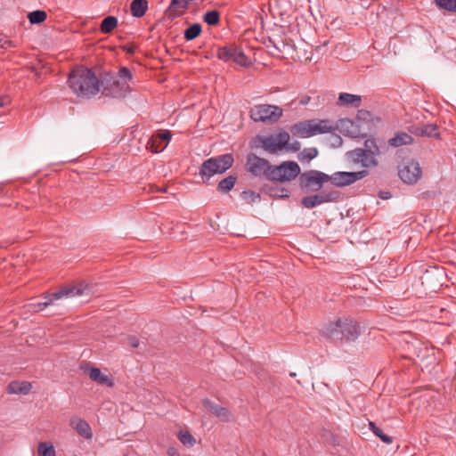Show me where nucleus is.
I'll use <instances>...</instances> for the list:
<instances>
[{"label": "nucleus", "instance_id": "nucleus-1", "mask_svg": "<svg viewBox=\"0 0 456 456\" xmlns=\"http://www.w3.org/2000/svg\"><path fill=\"white\" fill-rule=\"evenodd\" d=\"M68 84L77 96L90 98L100 92L99 79L89 69L79 67L70 73Z\"/></svg>", "mask_w": 456, "mask_h": 456}, {"label": "nucleus", "instance_id": "nucleus-2", "mask_svg": "<svg viewBox=\"0 0 456 456\" xmlns=\"http://www.w3.org/2000/svg\"><path fill=\"white\" fill-rule=\"evenodd\" d=\"M133 78L130 69L126 67H122L118 76L111 73H104L101 79H99L100 92L107 96L112 98L125 97L129 92V84Z\"/></svg>", "mask_w": 456, "mask_h": 456}, {"label": "nucleus", "instance_id": "nucleus-3", "mask_svg": "<svg viewBox=\"0 0 456 456\" xmlns=\"http://www.w3.org/2000/svg\"><path fill=\"white\" fill-rule=\"evenodd\" d=\"M322 334L334 340L351 342L359 337L360 328L354 320L342 317L328 324L323 329Z\"/></svg>", "mask_w": 456, "mask_h": 456}, {"label": "nucleus", "instance_id": "nucleus-4", "mask_svg": "<svg viewBox=\"0 0 456 456\" xmlns=\"http://www.w3.org/2000/svg\"><path fill=\"white\" fill-rule=\"evenodd\" d=\"M89 293L90 288L84 283L66 286L54 293L45 295L44 297L45 301L30 304L29 307L31 308L32 311L38 312L49 305H54L57 300L89 295Z\"/></svg>", "mask_w": 456, "mask_h": 456}, {"label": "nucleus", "instance_id": "nucleus-5", "mask_svg": "<svg viewBox=\"0 0 456 456\" xmlns=\"http://www.w3.org/2000/svg\"><path fill=\"white\" fill-rule=\"evenodd\" d=\"M233 162V156L230 153L206 159L200 168V175L203 183H208L210 178L216 174H224L232 167Z\"/></svg>", "mask_w": 456, "mask_h": 456}, {"label": "nucleus", "instance_id": "nucleus-6", "mask_svg": "<svg viewBox=\"0 0 456 456\" xmlns=\"http://www.w3.org/2000/svg\"><path fill=\"white\" fill-rule=\"evenodd\" d=\"M444 271L437 266L427 269L419 277V285L422 287V291L416 289L419 293L436 292L442 286L444 280Z\"/></svg>", "mask_w": 456, "mask_h": 456}, {"label": "nucleus", "instance_id": "nucleus-7", "mask_svg": "<svg viewBox=\"0 0 456 456\" xmlns=\"http://www.w3.org/2000/svg\"><path fill=\"white\" fill-rule=\"evenodd\" d=\"M282 116V110L275 105L258 104L249 110V117L255 122L273 124Z\"/></svg>", "mask_w": 456, "mask_h": 456}, {"label": "nucleus", "instance_id": "nucleus-8", "mask_svg": "<svg viewBox=\"0 0 456 456\" xmlns=\"http://www.w3.org/2000/svg\"><path fill=\"white\" fill-rule=\"evenodd\" d=\"M269 179L276 182H289L300 175V167L295 161H284L280 166H273Z\"/></svg>", "mask_w": 456, "mask_h": 456}, {"label": "nucleus", "instance_id": "nucleus-9", "mask_svg": "<svg viewBox=\"0 0 456 456\" xmlns=\"http://www.w3.org/2000/svg\"><path fill=\"white\" fill-rule=\"evenodd\" d=\"M327 182H329L328 175L317 170H309L299 175L301 188L308 191H317L321 190L323 183Z\"/></svg>", "mask_w": 456, "mask_h": 456}, {"label": "nucleus", "instance_id": "nucleus-10", "mask_svg": "<svg viewBox=\"0 0 456 456\" xmlns=\"http://www.w3.org/2000/svg\"><path fill=\"white\" fill-rule=\"evenodd\" d=\"M247 169L255 176L264 175L266 179H269V173L272 170L273 166L265 159L260 158L254 153H250L247 156Z\"/></svg>", "mask_w": 456, "mask_h": 456}, {"label": "nucleus", "instance_id": "nucleus-11", "mask_svg": "<svg viewBox=\"0 0 456 456\" xmlns=\"http://www.w3.org/2000/svg\"><path fill=\"white\" fill-rule=\"evenodd\" d=\"M367 170L357 172H335L331 175H328L329 181L337 187H344L350 185L368 175Z\"/></svg>", "mask_w": 456, "mask_h": 456}, {"label": "nucleus", "instance_id": "nucleus-12", "mask_svg": "<svg viewBox=\"0 0 456 456\" xmlns=\"http://www.w3.org/2000/svg\"><path fill=\"white\" fill-rule=\"evenodd\" d=\"M289 140V134L287 132L260 138L262 147L269 153H276L284 149Z\"/></svg>", "mask_w": 456, "mask_h": 456}, {"label": "nucleus", "instance_id": "nucleus-13", "mask_svg": "<svg viewBox=\"0 0 456 456\" xmlns=\"http://www.w3.org/2000/svg\"><path fill=\"white\" fill-rule=\"evenodd\" d=\"M398 174L403 183L412 184L420 178L421 168L418 162L411 160L402 166Z\"/></svg>", "mask_w": 456, "mask_h": 456}, {"label": "nucleus", "instance_id": "nucleus-14", "mask_svg": "<svg viewBox=\"0 0 456 456\" xmlns=\"http://www.w3.org/2000/svg\"><path fill=\"white\" fill-rule=\"evenodd\" d=\"M171 137L172 134L169 131H164L158 134H153L149 140L146 148L151 152H160L167 147Z\"/></svg>", "mask_w": 456, "mask_h": 456}, {"label": "nucleus", "instance_id": "nucleus-15", "mask_svg": "<svg viewBox=\"0 0 456 456\" xmlns=\"http://www.w3.org/2000/svg\"><path fill=\"white\" fill-rule=\"evenodd\" d=\"M69 425L85 439L90 440L93 438V432L89 424L81 418L72 417L69 420Z\"/></svg>", "mask_w": 456, "mask_h": 456}, {"label": "nucleus", "instance_id": "nucleus-16", "mask_svg": "<svg viewBox=\"0 0 456 456\" xmlns=\"http://www.w3.org/2000/svg\"><path fill=\"white\" fill-rule=\"evenodd\" d=\"M332 200V194L322 192L303 198L302 204L305 208H313L322 203L331 201Z\"/></svg>", "mask_w": 456, "mask_h": 456}, {"label": "nucleus", "instance_id": "nucleus-17", "mask_svg": "<svg viewBox=\"0 0 456 456\" xmlns=\"http://www.w3.org/2000/svg\"><path fill=\"white\" fill-rule=\"evenodd\" d=\"M85 371L93 381L98 384L106 385L108 387L114 385L112 379L108 375L103 374L99 368L90 367Z\"/></svg>", "mask_w": 456, "mask_h": 456}, {"label": "nucleus", "instance_id": "nucleus-18", "mask_svg": "<svg viewBox=\"0 0 456 456\" xmlns=\"http://www.w3.org/2000/svg\"><path fill=\"white\" fill-rule=\"evenodd\" d=\"M203 405L223 421H228L231 414L226 408L217 405L209 399L203 400Z\"/></svg>", "mask_w": 456, "mask_h": 456}, {"label": "nucleus", "instance_id": "nucleus-19", "mask_svg": "<svg viewBox=\"0 0 456 456\" xmlns=\"http://www.w3.org/2000/svg\"><path fill=\"white\" fill-rule=\"evenodd\" d=\"M338 104L341 106L358 108L362 105V98L360 95L341 93L338 95Z\"/></svg>", "mask_w": 456, "mask_h": 456}, {"label": "nucleus", "instance_id": "nucleus-20", "mask_svg": "<svg viewBox=\"0 0 456 456\" xmlns=\"http://www.w3.org/2000/svg\"><path fill=\"white\" fill-rule=\"evenodd\" d=\"M312 136L318 134L330 133L336 129L328 119L314 120L312 119Z\"/></svg>", "mask_w": 456, "mask_h": 456}, {"label": "nucleus", "instance_id": "nucleus-21", "mask_svg": "<svg viewBox=\"0 0 456 456\" xmlns=\"http://www.w3.org/2000/svg\"><path fill=\"white\" fill-rule=\"evenodd\" d=\"M311 120L299 122L291 127V133L298 137L306 138L312 136Z\"/></svg>", "mask_w": 456, "mask_h": 456}, {"label": "nucleus", "instance_id": "nucleus-22", "mask_svg": "<svg viewBox=\"0 0 456 456\" xmlns=\"http://www.w3.org/2000/svg\"><path fill=\"white\" fill-rule=\"evenodd\" d=\"M31 388L32 385L27 381H12L7 387L8 393L15 395H27Z\"/></svg>", "mask_w": 456, "mask_h": 456}, {"label": "nucleus", "instance_id": "nucleus-23", "mask_svg": "<svg viewBox=\"0 0 456 456\" xmlns=\"http://www.w3.org/2000/svg\"><path fill=\"white\" fill-rule=\"evenodd\" d=\"M413 142V138L407 133H398L394 137L388 140V144L392 147L397 148L403 145H409Z\"/></svg>", "mask_w": 456, "mask_h": 456}, {"label": "nucleus", "instance_id": "nucleus-24", "mask_svg": "<svg viewBox=\"0 0 456 456\" xmlns=\"http://www.w3.org/2000/svg\"><path fill=\"white\" fill-rule=\"evenodd\" d=\"M130 9L134 17L141 18L148 10V2L147 0H133Z\"/></svg>", "mask_w": 456, "mask_h": 456}, {"label": "nucleus", "instance_id": "nucleus-25", "mask_svg": "<svg viewBox=\"0 0 456 456\" xmlns=\"http://www.w3.org/2000/svg\"><path fill=\"white\" fill-rule=\"evenodd\" d=\"M236 181L237 176L231 175L219 182L217 190L223 193H227L234 187Z\"/></svg>", "mask_w": 456, "mask_h": 456}, {"label": "nucleus", "instance_id": "nucleus-26", "mask_svg": "<svg viewBox=\"0 0 456 456\" xmlns=\"http://www.w3.org/2000/svg\"><path fill=\"white\" fill-rule=\"evenodd\" d=\"M117 26L118 19L115 16H107L102 20L100 29L104 34H110Z\"/></svg>", "mask_w": 456, "mask_h": 456}, {"label": "nucleus", "instance_id": "nucleus-27", "mask_svg": "<svg viewBox=\"0 0 456 456\" xmlns=\"http://www.w3.org/2000/svg\"><path fill=\"white\" fill-rule=\"evenodd\" d=\"M37 453L39 456H56L55 449L51 443L41 442L38 444Z\"/></svg>", "mask_w": 456, "mask_h": 456}, {"label": "nucleus", "instance_id": "nucleus-28", "mask_svg": "<svg viewBox=\"0 0 456 456\" xmlns=\"http://www.w3.org/2000/svg\"><path fill=\"white\" fill-rule=\"evenodd\" d=\"M201 31H202L201 25L199 23H194L193 25L189 27L187 29H185L184 34H183L184 38L187 41H191V40L195 39L196 37H198L200 35Z\"/></svg>", "mask_w": 456, "mask_h": 456}, {"label": "nucleus", "instance_id": "nucleus-29", "mask_svg": "<svg viewBox=\"0 0 456 456\" xmlns=\"http://www.w3.org/2000/svg\"><path fill=\"white\" fill-rule=\"evenodd\" d=\"M236 47L224 46L218 49L217 57L224 61H230L233 58Z\"/></svg>", "mask_w": 456, "mask_h": 456}, {"label": "nucleus", "instance_id": "nucleus-30", "mask_svg": "<svg viewBox=\"0 0 456 456\" xmlns=\"http://www.w3.org/2000/svg\"><path fill=\"white\" fill-rule=\"evenodd\" d=\"M46 18V12L41 10L33 11L28 14V19L31 24H40L44 22Z\"/></svg>", "mask_w": 456, "mask_h": 456}, {"label": "nucleus", "instance_id": "nucleus-31", "mask_svg": "<svg viewBox=\"0 0 456 456\" xmlns=\"http://www.w3.org/2000/svg\"><path fill=\"white\" fill-rule=\"evenodd\" d=\"M203 20L210 26H216L220 22V12L216 10L207 12L203 16Z\"/></svg>", "mask_w": 456, "mask_h": 456}, {"label": "nucleus", "instance_id": "nucleus-32", "mask_svg": "<svg viewBox=\"0 0 456 456\" xmlns=\"http://www.w3.org/2000/svg\"><path fill=\"white\" fill-rule=\"evenodd\" d=\"M365 150L357 148L350 151L346 153L347 158L354 163H360L362 161V158L365 156Z\"/></svg>", "mask_w": 456, "mask_h": 456}, {"label": "nucleus", "instance_id": "nucleus-33", "mask_svg": "<svg viewBox=\"0 0 456 456\" xmlns=\"http://www.w3.org/2000/svg\"><path fill=\"white\" fill-rule=\"evenodd\" d=\"M435 3L441 9L456 12V0H435Z\"/></svg>", "mask_w": 456, "mask_h": 456}, {"label": "nucleus", "instance_id": "nucleus-34", "mask_svg": "<svg viewBox=\"0 0 456 456\" xmlns=\"http://www.w3.org/2000/svg\"><path fill=\"white\" fill-rule=\"evenodd\" d=\"M367 152L373 156H378L380 154L379 149L374 139H367L364 142V149Z\"/></svg>", "mask_w": 456, "mask_h": 456}, {"label": "nucleus", "instance_id": "nucleus-35", "mask_svg": "<svg viewBox=\"0 0 456 456\" xmlns=\"http://www.w3.org/2000/svg\"><path fill=\"white\" fill-rule=\"evenodd\" d=\"M178 437L180 442L185 446L191 447L196 443L195 438L188 431H180Z\"/></svg>", "mask_w": 456, "mask_h": 456}, {"label": "nucleus", "instance_id": "nucleus-36", "mask_svg": "<svg viewBox=\"0 0 456 456\" xmlns=\"http://www.w3.org/2000/svg\"><path fill=\"white\" fill-rule=\"evenodd\" d=\"M423 136L438 137V126L435 124H423Z\"/></svg>", "mask_w": 456, "mask_h": 456}, {"label": "nucleus", "instance_id": "nucleus-37", "mask_svg": "<svg viewBox=\"0 0 456 456\" xmlns=\"http://www.w3.org/2000/svg\"><path fill=\"white\" fill-rule=\"evenodd\" d=\"M326 141H327V143L331 148H338L343 143L342 138L338 134L332 133V132H330V134L326 138Z\"/></svg>", "mask_w": 456, "mask_h": 456}, {"label": "nucleus", "instance_id": "nucleus-38", "mask_svg": "<svg viewBox=\"0 0 456 456\" xmlns=\"http://www.w3.org/2000/svg\"><path fill=\"white\" fill-rule=\"evenodd\" d=\"M241 197L249 204L256 203L260 200V195L253 191H244L241 193Z\"/></svg>", "mask_w": 456, "mask_h": 456}, {"label": "nucleus", "instance_id": "nucleus-39", "mask_svg": "<svg viewBox=\"0 0 456 456\" xmlns=\"http://www.w3.org/2000/svg\"><path fill=\"white\" fill-rule=\"evenodd\" d=\"M361 165L366 168L371 167H376L378 165V161H377L375 156L365 151V156L362 158V161L361 162Z\"/></svg>", "mask_w": 456, "mask_h": 456}, {"label": "nucleus", "instance_id": "nucleus-40", "mask_svg": "<svg viewBox=\"0 0 456 456\" xmlns=\"http://www.w3.org/2000/svg\"><path fill=\"white\" fill-rule=\"evenodd\" d=\"M232 61H233L234 62L238 63L240 66H247L248 64L247 56L244 54V53H242L240 50L237 48L234 52L233 58Z\"/></svg>", "mask_w": 456, "mask_h": 456}, {"label": "nucleus", "instance_id": "nucleus-41", "mask_svg": "<svg viewBox=\"0 0 456 456\" xmlns=\"http://www.w3.org/2000/svg\"><path fill=\"white\" fill-rule=\"evenodd\" d=\"M318 155L316 148H306L301 152V159L310 161Z\"/></svg>", "mask_w": 456, "mask_h": 456}, {"label": "nucleus", "instance_id": "nucleus-42", "mask_svg": "<svg viewBox=\"0 0 456 456\" xmlns=\"http://www.w3.org/2000/svg\"><path fill=\"white\" fill-rule=\"evenodd\" d=\"M342 126H346L347 129L349 128V126L352 128V130L348 131L349 134H351V136L357 137L360 135V132L357 131L356 129H354V124L351 120H349V119L342 120Z\"/></svg>", "mask_w": 456, "mask_h": 456}, {"label": "nucleus", "instance_id": "nucleus-43", "mask_svg": "<svg viewBox=\"0 0 456 456\" xmlns=\"http://www.w3.org/2000/svg\"><path fill=\"white\" fill-rule=\"evenodd\" d=\"M409 131L417 136H423V125H412L409 127Z\"/></svg>", "mask_w": 456, "mask_h": 456}, {"label": "nucleus", "instance_id": "nucleus-44", "mask_svg": "<svg viewBox=\"0 0 456 456\" xmlns=\"http://www.w3.org/2000/svg\"><path fill=\"white\" fill-rule=\"evenodd\" d=\"M375 436L379 437L385 444H391L393 442V438L386 434L383 433L381 429H379L378 431H375Z\"/></svg>", "mask_w": 456, "mask_h": 456}, {"label": "nucleus", "instance_id": "nucleus-45", "mask_svg": "<svg viewBox=\"0 0 456 456\" xmlns=\"http://www.w3.org/2000/svg\"><path fill=\"white\" fill-rule=\"evenodd\" d=\"M301 144L298 141H294L293 142L289 143V140L288 141V143L284 147L285 149L291 151H297L300 150Z\"/></svg>", "mask_w": 456, "mask_h": 456}, {"label": "nucleus", "instance_id": "nucleus-46", "mask_svg": "<svg viewBox=\"0 0 456 456\" xmlns=\"http://www.w3.org/2000/svg\"><path fill=\"white\" fill-rule=\"evenodd\" d=\"M139 340L137 338L134 337V336H129L127 338V345L132 346V347H138L139 346Z\"/></svg>", "mask_w": 456, "mask_h": 456}, {"label": "nucleus", "instance_id": "nucleus-47", "mask_svg": "<svg viewBox=\"0 0 456 456\" xmlns=\"http://www.w3.org/2000/svg\"><path fill=\"white\" fill-rule=\"evenodd\" d=\"M10 102H11V100L8 95L0 96V108L7 106L8 104H10Z\"/></svg>", "mask_w": 456, "mask_h": 456}, {"label": "nucleus", "instance_id": "nucleus-48", "mask_svg": "<svg viewBox=\"0 0 456 456\" xmlns=\"http://www.w3.org/2000/svg\"><path fill=\"white\" fill-rule=\"evenodd\" d=\"M167 455L168 456H179L178 450L175 447H169L167 449Z\"/></svg>", "mask_w": 456, "mask_h": 456}, {"label": "nucleus", "instance_id": "nucleus-49", "mask_svg": "<svg viewBox=\"0 0 456 456\" xmlns=\"http://www.w3.org/2000/svg\"><path fill=\"white\" fill-rule=\"evenodd\" d=\"M379 196L383 200H388L392 197L389 191H379Z\"/></svg>", "mask_w": 456, "mask_h": 456}, {"label": "nucleus", "instance_id": "nucleus-50", "mask_svg": "<svg viewBox=\"0 0 456 456\" xmlns=\"http://www.w3.org/2000/svg\"><path fill=\"white\" fill-rule=\"evenodd\" d=\"M369 426H370V428L371 429V431L375 434V431H378L379 429H380L379 428H378L374 422H370L369 423Z\"/></svg>", "mask_w": 456, "mask_h": 456}, {"label": "nucleus", "instance_id": "nucleus-51", "mask_svg": "<svg viewBox=\"0 0 456 456\" xmlns=\"http://www.w3.org/2000/svg\"><path fill=\"white\" fill-rule=\"evenodd\" d=\"M369 426H370V428L371 429V431L375 434V431H378L379 429H380L379 428H378L374 422H370L369 423Z\"/></svg>", "mask_w": 456, "mask_h": 456}, {"label": "nucleus", "instance_id": "nucleus-52", "mask_svg": "<svg viewBox=\"0 0 456 456\" xmlns=\"http://www.w3.org/2000/svg\"><path fill=\"white\" fill-rule=\"evenodd\" d=\"M365 114H368V112L364 111V110H359L358 111V118H360L361 116L365 115Z\"/></svg>", "mask_w": 456, "mask_h": 456}, {"label": "nucleus", "instance_id": "nucleus-53", "mask_svg": "<svg viewBox=\"0 0 456 456\" xmlns=\"http://www.w3.org/2000/svg\"><path fill=\"white\" fill-rule=\"evenodd\" d=\"M309 101H310V97H308L307 99H303V100H301V103H302V104H306V103H308V102H309Z\"/></svg>", "mask_w": 456, "mask_h": 456}, {"label": "nucleus", "instance_id": "nucleus-54", "mask_svg": "<svg viewBox=\"0 0 456 456\" xmlns=\"http://www.w3.org/2000/svg\"><path fill=\"white\" fill-rule=\"evenodd\" d=\"M155 145L163 146L162 141L156 142L154 143V146H155Z\"/></svg>", "mask_w": 456, "mask_h": 456}, {"label": "nucleus", "instance_id": "nucleus-55", "mask_svg": "<svg viewBox=\"0 0 456 456\" xmlns=\"http://www.w3.org/2000/svg\"><path fill=\"white\" fill-rule=\"evenodd\" d=\"M289 376H290V377H295V376H296V373H295V372H291V373L289 374Z\"/></svg>", "mask_w": 456, "mask_h": 456}]
</instances>
